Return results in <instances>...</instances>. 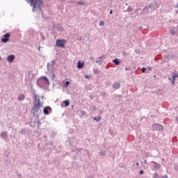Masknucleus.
Returning <instances> with one entry per match:
<instances>
[{
	"mask_svg": "<svg viewBox=\"0 0 178 178\" xmlns=\"http://www.w3.org/2000/svg\"><path fill=\"white\" fill-rule=\"evenodd\" d=\"M31 2V6H33V12H35L36 9H40L42 6V1L41 0H29Z\"/></svg>",
	"mask_w": 178,
	"mask_h": 178,
	"instance_id": "1",
	"label": "nucleus"
},
{
	"mask_svg": "<svg viewBox=\"0 0 178 178\" xmlns=\"http://www.w3.org/2000/svg\"><path fill=\"white\" fill-rule=\"evenodd\" d=\"M35 102L33 108H32L33 112H38L40 111V108H42V104H41V102L40 101V98H38V100L37 102V95H35Z\"/></svg>",
	"mask_w": 178,
	"mask_h": 178,
	"instance_id": "2",
	"label": "nucleus"
},
{
	"mask_svg": "<svg viewBox=\"0 0 178 178\" xmlns=\"http://www.w3.org/2000/svg\"><path fill=\"white\" fill-rule=\"evenodd\" d=\"M56 47H60V48H63L65 47V40H57L56 42Z\"/></svg>",
	"mask_w": 178,
	"mask_h": 178,
	"instance_id": "3",
	"label": "nucleus"
},
{
	"mask_svg": "<svg viewBox=\"0 0 178 178\" xmlns=\"http://www.w3.org/2000/svg\"><path fill=\"white\" fill-rule=\"evenodd\" d=\"M10 37V34L9 33L5 34L3 38L1 39L2 42H8V41H9Z\"/></svg>",
	"mask_w": 178,
	"mask_h": 178,
	"instance_id": "4",
	"label": "nucleus"
},
{
	"mask_svg": "<svg viewBox=\"0 0 178 178\" xmlns=\"http://www.w3.org/2000/svg\"><path fill=\"white\" fill-rule=\"evenodd\" d=\"M51 111H52L51 107H44L43 112L44 115H49V112H51Z\"/></svg>",
	"mask_w": 178,
	"mask_h": 178,
	"instance_id": "5",
	"label": "nucleus"
},
{
	"mask_svg": "<svg viewBox=\"0 0 178 178\" xmlns=\"http://www.w3.org/2000/svg\"><path fill=\"white\" fill-rule=\"evenodd\" d=\"M83 67H84V63L83 62L81 63V61H79L77 64L78 69H81Z\"/></svg>",
	"mask_w": 178,
	"mask_h": 178,
	"instance_id": "6",
	"label": "nucleus"
},
{
	"mask_svg": "<svg viewBox=\"0 0 178 178\" xmlns=\"http://www.w3.org/2000/svg\"><path fill=\"white\" fill-rule=\"evenodd\" d=\"M13 60H15V56L13 55H10L8 57V62H13Z\"/></svg>",
	"mask_w": 178,
	"mask_h": 178,
	"instance_id": "7",
	"label": "nucleus"
},
{
	"mask_svg": "<svg viewBox=\"0 0 178 178\" xmlns=\"http://www.w3.org/2000/svg\"><path fill=\"white\" fill-rule=\"evenodd\" d=\"M120 87V83H115L113 85V88H115V90H118V88H119Z\"/></svg>",
	"mask_w": 178,
	"mask_h": 178,
	"instance_id": "8",
	"label": "nucleus"
},
{
	"mask_svg": "<svg viewBox=\"0 0 178 178\" xmlns=\"http://www.w3.org/2000/svg\"><path fill=\"white\" fill-rule=\"evenodd\" d=\"M25 96L24 95H19L18 97V101H23V99H24Z\"/></svg>",
	"mask_w": 178,
	"mask_h": 178,
	"instance_id": "9",
	"label": "nucleus"
},
{
	"mask_svg": "<svg viewBox=\"0 0 178 178\" xmlns=\"http://www.w3.org/2000/svg\"><path fill=\"white\" fill-rule=\"evenodd\" d=\"M178 77V74H174L172 76V84L175 85V80H176V78Z\"/></svg>",
	"mask_w": 178,
	"mask_h": 178,
	"instance_id": "10",
	"label": "nucleus"
},
{
	"mask_svg": "<svg viewBox=\"0 0 178 178\" xmlns=\"http://www.w3.org/2000/svg\"><path fill=\"white\" fill-rule=\"evenodd\" d=\"M64 104H65V106H69V105H70V102L69 100H65L64 102Z\"/></svg>",
	"mask_w": 178,
	"mask_h": 178,
	"instance_id": "11",
	"label": "nucleus"
},
{
	"mask_svg": "<svg viewBox=\"0 0 178 178\" xmlns=\"http://www.w3.org/2000/svg\"><path fill=\"white\" fill-rule=\"evenodd\" d=\"M113 63H115V65H119L120 63L119 60L118 58L113 60Z\"/></svg>",
	"mask_w": 178,
	"mask_h": 178,
	"instance_id": "12",
	"label": "nucleus"
},
{
	"mask_svg": "<svg viewBox=\"0 0 178 178\" xmlns=\"http://www.w3.org/2000/svg\"><path fill=\"white\" fill-rule=\"evenodd\" d=\"M6 136H7L6 132H2V133L1 134V136L3 138H5V137H6Z\"/></svg>",
	"mask_w": 178,
	"mask_h": 178,
	"instance_id": "13",
	"label": "nucleus"
},
{
	"mask_svg": "<svg viewBox=\"0 0 178 178\" xmlns=\"http://www.w3.org/2000/svg\"><path fill=\"white\" fill-rule=\"evenodd\" d=\"M41 79L46 81L47 83H49V80H48V78L47 76H42Z\"/></svg>",
	"mask_w": 178,
	"mask_h": 178,
	"instance_id": "14",
	"label": "nucleus"
},
{
	"mask_svg": "<svg viewBox=\"0 0 178 178\" xmlns=\"http://www.w3.org/2000/svg\"><path fill=\"white\" fill-rule=\"evenodd\" d=\"M93 120H96V122H99V120H101V117L93 118Z\"/></svg>",
	"mask_w": 178,
	"mask_h": 178,
	"instance_id": "15",
	"label": "nucleus"
},
{
	"mask_svg": "<svg viewBox=\"0 0 178 178\" xmlns=\"http://www.w3.org/2000/svg\"><path fill=\"white\" fill-rule=\"evenodd\" d=\"M69 84H70V82H69L68 81H67L65 82V87H69Z\"/></svg>",
	"mask_w": 178,
	"mask_h": 178,
	"instance_id": "16",
	"label": "nucleus"
},
{
	"mask_svg": "<svg viewBox=\"0 0 178 178\" xmlns=\"http://www.w3.org/2000/svg\"><path fill=\"white\" fill-rule=\"evenodd\" d=\"M104 24H105V22L104 21H101L99 22V26H104Z\"/></svg>",
	"mask_w": 178,
	"mask_h": 178,
	"instance_id": "17",
	"label": "nucleus"
},
{
	"mask_svg": "<svg viewBox=\"0 0 178 178\" xmlns=\"http://www.w3.org/2000/svg\"><path fill=\"white\" fill-rule=\"evenodd\" d=\"M145 70H146L145 67H143L142 68L143 73H145Z\"/></svg>",
	"mask_w": 178,
	"mask_h": 178,
	"instance_id": "18",
	"label": "nucleus"
},
{
	"mask_svg": "<svg viewBox=\"0 0 178 178\" xmlns=\"http://www.w3.org/2000/svg\"><path fill=\"white\" fill-rule=\"evenodd\" d=\"M140 175H144V171L143 170H140Z\"/></svg>",
	"mask_w": 178,
	"mask_h": 178,
	"instance_id": "19",
	"label": "nucleus"
},
{
	"mask_svg": "<svg viewBox=\"0 0 178 178\" xmlns=\"http://www.w3.org/2000/svg\"><path fill=\"white\" fill-rule=\"evenodd\" d=\"M113 13V10H111L110 15H112Z\"/></svg>",
	"mask_w": 178,
	"mask_h": 178,
	"instance_id": "20",
	"label": "nucleus"
},
{
	"mask_svg": "<svg viewBox=\"0 0 178 178\" xmlns=\"http://www.w3.org/2000/svg\"><path fill=\"white\" fill-rule=\"evenodd\" d=\"M162 178H168L167 175H165L164 177H163Z\"/></svg>",
	"mask_w": 178,
	"mask_h": 178,
	"instance_id": "21",
	"label": "nucleus"
},
{
	"mask_svg": "<svg viewBox=\"0 0 178 178\" xmlns=\"http://www.w3.org/2000/svg\"><path fill=\"white\" fill-rule=\"evenodd\" d=\"M172 35H175V32L172 31Z\"/></svg>",
	"mask_w": 178,
	"mask_h": 178,
	"instance_id": "22",
	"label": "nucleus"
},
{
	"mask_svg": "<svg viewBox=\"0 0 178 178\" xmlns=\"http://www.w3.org/2000/svg\"><path fill=\"white\" fill-rule=\"evenodd\" d=\"M79 5H83V3H79Z\"/></svg>",
	"mask_w": 178,
	"mask_h": 178,
	"instance_id": "23",
	"label": "nucleus"
}]
</instances>
